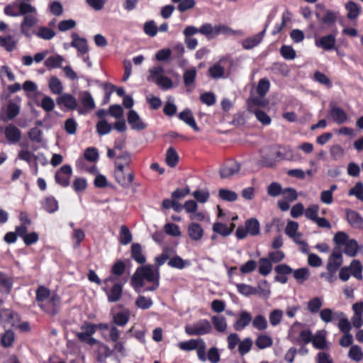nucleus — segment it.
<instances>
[{"label": "nucleus", "instance_id": "27", "mask_svg": "<svg viewBox=\"0 0 363 363\" xmlns=\"http://www.w3.org/2000/svg\"><path fill=\"white\" fill-rule=\"evenodd\" d=\"M188 233L191 240H200L203 235V230L199 223H191L188 227Z\"/></svg>", "mask_w": 363, "mask_h": 363}, {"label": "nucleus", "instance_id": "51", "mask_svg": "<svg viewBox=\"0 0 363 363\" xmlns=\"http://www.w3.org/2000/svg\"><path fill=\"white\" fill-rule=\"evenodd\" d=\"M49 88L52 93L60 94L62 92L63 86L59 79L55 76L52 77L49 81Z\"/></svg>", "mask_w": 363, "mask_h": 363}, {"label": "nucleus", "instance_id": "13", "mask_svg": "<svg viewBox=\"0 0 363 363\" xmlns=\"http://www.w3.org/2000/svg\"><path fill=\"white\" fill-rule=\"evenodd\" d=\"M20 321L19 317L17 313L9 309L0 310V323L9 324L11 326H16L17 323Z\"/></svg>", "mask_w": 363, "mask_h": 363}, {"label": "nucleus", "instance_id": "47", "mask_svg": "<svg viewBox=\"0 0 363 363\" xmlns=\"http://www.w3.org/2000/svg\"><path fill=\"white\" fill-rule=\"evenodd\" d=\"M259 273L263 276H267L272 269V264L267 258H261L259 260Z\"/></svg>", "mask_w": 363, "mask_h": 363}, {"label": "nucleus", "instance_id": "9", "mask_svg": "<svg viewBox=\"0 0 363 363\" xmlns=\"http://www.w3.org/2000/svg\"><path fill=\"white\" fill-rule=\"evenodd\" d=\"M240 170V164L234 161L228 162L224 164L219 170L220 176L222 179H229Z\"/></svg>", "mask_w": 363, "mask_h": 363}, {"label": "nucleus", "instance_id": "54", "mask_svg": "<svg viewBox=\"0 0 363 363\" xmlns=\"http://www.w3.org/2000/svg\"><path fill=\"white\" fill-rule=\"evenodd\" d=\"M283 311L281 309H274L269 315V323L275 327L278 325L283 318Z\"/></svg>", "mask_w": 363, "mask_h": 363}, {"label": "nucleus", "instance_id": "64", "mask_svg": "<svg viewBox=\"0 0 363 363\" xmlns=\"http://www.w3.org/2000/svg\"><path fill=\"white\" fill-rule=\"evenodd\" d=\"M318 211H319V206L316 204H313V205H311L310 206H308L304 211V214H305V216L308 219H309L312 221H314L318 217Z\"/></svg>", "mask_w": 363, "mask_h": 363}, {"label": "nucleus", "instance_id": "15", "mask_svg": "<svg viewBox=\"0 0 363 363\" xmlns=\"http://www.w3.org/2000/svg\"><path fill=\"white\" fill-rule=\"evenodd\" d=\"M228 61L227 58H222L218 62L208 68V74L213 79L224 77L225 65Z\"/></svg>", "mask_w": 363, "mask_h": 363}, {"label": "nucleus", "instance_id": "24", "mask_svg": "<svg viewBox=\"0 0 363 363\" xmlns=\"http://www.w3.org/2000/svg\"><path fill=\"white\" fill-rule=\"evenodd\" d=\"M95 324L85 321L81 326L82 332L77 333V337L79 340H84V337L92 336L96 333Z\"/></svg>", "mask_w": 363, "mask_h": 363}, {"label": "nucleus", "instance_id": "3", "mask_svg": "<svg viewBox=\"0 0 363 363\" xmlns=\"http://www.w3.org/2000/svg\"><path fill=\"white\" fill-rule=\"evenodd\" d=\"M212 330V326L207 320H200L193 325H186L185 332L189 335H203Z\"/></svg>", "mask_w": 363, "mask_h": 363}, {"label": "nucleus", "instance_id": "63", "mask_svg": "<svg viewBox=\"0 0 363 363\" xmlns=\"http://www.w3.org/2000/svg\"><path fill=\"white\" fill-rule=\"evenodd\" d=\"M349 196H355V197L363 201V184L360 182L356 183L354 187L350 189Z\"/></svg>", "mask_w": 363, "mask_h": 363}, {"label": "nucleus", "instance_id": "40", "mask_svg": "<svg viewBox=\"0 0 363 363\" xmlns=\"http://www.w3.org/2000/svg\"><path fill=\"white\" fill-rule=\"evenodd\" d=\"M348 357L350 359L359 362L363 359V351L359 345H352L348 352Z\"/></svg>", "mask_w": 363, "mask_h": 363}, {"label": "nucleus", "instance_id": "22", "mask_svg": "<svg viewBox=\"0 0 363 363\" xmlns=\"http://www.w3.org/2000/svg\"><path fill=\"white\" fill-rule=\"evenodd\" d=\"M179 118L186 123L188 125H189L191 128H193L196 132L199 131V128L198 127L196 121L192 115L191 111L189 108L184 109L179 114Z\"/></svg>", "mask_w": 363, "mask_h": 363}, {"label": "nucleus", "instance_id": "56", "mask_svg": "<svg viewBox=\"0 0 363 363\" xmlns=\"http://www.w3.org/2000/svg\"><path fill=\"white\" fill-rule=\"evenodd\" d=\"M14 333L11 330H7L1 337V344L4 347H11L14 342Z\"/></svg>", "mask_w": 363, "mask_h": 363}, {"label": "nucleus", "instance_id": "60", "mask_svg": "<svg viewBox=\"0 0 363 363\" xmlns=\"http://www.w3.org/2000/svg\"><path fill=\"white\" fill-rule=\"evenodd\" d=\"M269 82L268 79L264 78L261 79L257 84V94L261 96L264 97L267 93L269 91Z\"/></svg>", "mask_w": 363, "mask_h": 363}, {"label": "nucleus", "instance_id": "57", "mask_svg": "<svg viewBox=\"0 0 363 363\" xmlns=\"http://www.w3.org/2000/svg\"><path fill=\"white\" fill-rule=\"evenodd\" d=\"M20 112V106L13 101H9L6 106V116L8 120L16 118Z\"/></svg>", "mask_w": 363, "mask_h": 363}, {"label": "nucleus", "instance_id": "33", "mask_svg": "<svg viewBox=\"0 0 363 363\" xmlns=\"http://www.w3.org/2000/svg\"><path fill=\"white\" fill-rule=\"evenodd\" d=\"M211 320L215 329L218 332L223 333L226 330L227 323L224 316L214 315L212 317Z\"/></svg>", "mask_w": 363, "mask_h": 363}, {"label": "nucleus", "instance_id": "8", "mask_svg": "<svg viewBox=\"0 0 363 363\" xmlns=\"http://www.w3.org/2000/svg\"><path fill=\"white\" fill-rule=\"evenodd\" d=\"M269 26V23L265 24L264 28L262 31L260 33L256 34L255 35H253L252 37L247 38L244 40H242L241 44L244 49L245 50H250L253 48L257 46L262 40L265 33L266 30Z\"/></svg>", "mask_w": 363, "mask_h": 363}, {"label": "nucleus", "instance_id": "50", "mask_svg": "<svg viewBox=\"0 0 363 363\" xmlns=\"http://www.w3.org/2000/svg\"><path fill=\"white\" fill-rule=\"evenodd\" d=\"M313 347L318 350H323L327 347L326 339L324 335L317 333L312 339Z\"/></svg>", "mask_w": 363, "mask_h": 363}, {"label": "nucleus", "instance_id": "53", "mask_svg": "<svg viewBox=\"0 0 363 363\" xmlns=\"http://www.w3.org/2000/svg\"><path fill=\"white\" fill-rule=\"evenodd\" d=\"M96 132L99 135H104L109 133L112 129L111 125L106 120H100L96 125Z\"/></svg>", "mask_w": 363, "mask_h": 363}, {"label": "nucleus", "instance_id": "45", "mask_svg": "<svg viewBox=\"0 0 363 363\" xmlns=\"http://www.w3.org/2000/svg\"><path fill=\"white\" fill-rule=\"evenodd\" d=\"M218 196L223 201L233 202L238 199V194L236 192L225 189H220L218 191Z\"/></svg>", "mask_w": 363, "mask_h": 363}, {"label": "nucleus", "instance_id": "42", "mask_svg": "<svg viewBox=\"0 0 363 363\" xmlns=\"http://www.w3.org/2000/svg\"><path fill=\"white\" fill-rule=\"evenodd\" d=\"M245 228L251 235H257L259 233V223L256 218H250L246 220Z\"/></svg>", "mask_w": 363, "mask_h": 363}, {"label": "nucleus", "instance_id": "52", "mask_svg": "<svg viewBox=\"0 0 363 363\" xmlns=\"http://www.w3.org/2000/svg\"><path fill=\"white\" fill-rule=\"evenodd\" d=\"M351 274L357 279H362V266L360 261L354 259L352 261L350 267Z\"/></svg>", "mask_w": 363, "mask_h": 363}, {"label": "nucleus", "instance_id": "61", "mask_svg": "<svg viewBox=\"0 0 363 363\" xmlns=\"http://www.w3.org/2000/svg\"><path fill=\"white\" fill-rule=\"evenodd\" d=\"M37 105L40 106L45 111L48 113L52 111L55 108L54 100L48 96H44L40 104H37Z\"/></svg>", "mask_w": 363, "mask_h": 363}, {"label": "nucleus", "instance_id": "16", "mask_svg": "<svg viewBox=\"0 0 363 363\" xmlns=\"http://www.w3.org/2000/svg\"><path fill=\"white\" fill-rule=\"evenodd\" d=\"M56 102L60 107L64 106L69 110L77 109L78 105L77 99L68 93L62 94L57 98Z\"/></svg>", "mask_w": 363, "mask_h": 363}, {"label": "nucleus", "instance_id": "39", "mask_svg": "<svg viewBox=\"0 0 363 363\" xmlns=\"http://www.w3.org/2000/svg\"><path fill=\"white\" fill-rule=\"evenodd\" d=\"M12 288V280L0 272V292L8 294Z\"/></svg>", "mask_w": 363, "mask_h": 363}, {"label": "nucleus", "instance_id": "34", "mask_svg": "<svg viewBox=\"0 0 363 363\" xmlns=\"http://www.w3.org/2000/svg\"><path fill=\"white\" fill-rule=\"evenodd\" d=\"M196 74L197 72L195 67L188 69L184 72L183 79L184 84L186 86H190L194 84Z\"/></svg>", "mask_w": 363, "mask_h": 363}, {"label": "nucleus", "instance_id": "30", "mask_svg": "<svg viewBox=\"0 0 363 363\" xmlns=\"http://www.w3.org/2000/svg\"><path fill=\"white\" fill-rule=\"evenodd\" d=\"M268 101L263 97L261 96H253L248 99L247 105L248 110L251 112H253L257 108L256 106L264 107L267 105Z\"/></svg>", "mask_w": 363, "mask_h": 363}, {"label": "nucleus", "instance_id": "23", "mask_svg": "<svg viewBox=\"0 0 363 363\" xmlns=\"http://www.w3.org/2000/svg\"><path fill=\"white\" fill-rule=\"evenodd\" d=\"M114 177L116 182L121 186L123 188H129L134 180L135 175L134 173L131 172L125 177L124 172H114Z\"/></svg>", "mask_w": 363, "mask_h": 363}, {"label": "nucleus", "instance_id": "32", "mask_svg": "<svg viewBox=\"0 0 363 363\" xmlns=\"http://www.w3.org/2000/svg\"><path fill=\"white\" fill-rule=\"evenodd\" d=\"M166 163L170 167H174L179 162V155L174 147H170L166 152Z\"/></svg>", "mask_w": 363, "mask_h": 363}, {"label": "nucleus", "instance_id": "28", "mask_svg": "<svg viewBox=\"0 0 363 363\" xmlns=\"http://www.w3.org/2000/svg\"><path fill=\"white\" fill-rule=\"evenodd\" d=\"M64 60V57L60 55H52L45 60L44 65L48 69L59 68L62 67Z\"/></svg>", "mask_w": 363, "mask_h": 363}, {"label": "nucleus", "instance_id": "44", "mask_svg": "<svg viewBox=\"0 0 363 363\" xmlns=\"http://www.w3.org/2000/svg\"><path fill=\"white\" fill-rule=\"evenodd\" d=\"M253 345V341L250 337L244 338L242 340H240V342L238 345V352L241 356L245 355L248 353L252 347Z\"/></svg>", "mask_w": 363, "mask_h": 363}, {"label": "nucleus", "instance_id": "4", "mask_svg": "<svg viewBox=\"0 0 363 363\" xmlns=\"http://www.w3.org/2000/svg\"><path fill=\"white\" fill-rule=\"evenodd\" d=\"M228 28L223 25L213 26L211 23L203 24L199 28V33L205 35L208 39H212L220 33H225Z\"/></svg>", "mask_w": 363, "mask_h": 363}, {"label": "nucleus", "instance_id": "25", "mask_svg": "<svg viewBox=\"0 0 363 363\" xmlns=\"http://www.w3.org/2000/svg\"><path fill=\"white\" fill-rule=\"evenodd\" d=\"M335 317L339 320L338 328L343 333H350L352 325L343 312H335Z\"/></svg>", "mask_w": 363, "mask_h": 363}, {"label": "nucleus", "instance_id": "19", "mask_svg": "<svg viewBox=\"0 0 363 363\" xmlns=\"http://www.w3.org/2000/svg\"><path fill=\"white\" fill-rule=\"evenodd\" d=\"M346 215L347 220L352 228L363 229V218L359 213L347 209L346 211Z\"/></svg>", "mask_w": 363, "mask_h": 363}, {"label": "nucleus", "instance_id": "17", "mask_svg": "<svg viewBox=\"0 0 363 363\" xmlns=\"http://www.w3.org/2000/svg\"><path fill=\"white\" fill-rule=\"evenodd\" d=\"M330 116L337 124H343L347 120L346 112L340 107L336 106L333 103L330 104Z\"/></svg>", "mask_w": 363, "mask_h": 363}, {"label": "nucleus", "instance_id": "12", "mask_svg": "<svg viewBox=\"0 0 363 363\" xmlns=\"http://www.w3.org/2000/svg\"><path fill=\"white\" fill-rule=\"evenodd\" d=\"M315 15L321 23L327 25L335 23L337 19L336 14L334 12L330 10L325 11L323 6L320 5L318 6Z\"/></svg>", "mask_w": 363, "mask_h": 363}, {"label": "nucleus", "instance_id": "55", "mask_svg": "<svg viewBox=\"0 0 363 363\" xmlns=\"http://www.w3.org/2000/svg\"><path fill=\"white\" fill-rule=\"evenodd\" d=\"M132 234L126 225H122L120 230V242L122 245H128L132 241Z\"/></svg>", "mask_w": 363, "mask_h": 363}, {"label": "nucleus", "instance_id": "43", "mask_svg": "<svg viewBox=\"0 0 363 363\" xmlns=\"http://www.w3.org/2000/svg\"><path fill=\"white\" fill-rule=\"evenodd\" d=\"M129 318L128 312H119L113 315V323L118 326L123 327L128 323Z\"/></svg>", "mask_w": 363, "mask_h": 363}, {"label": "nucleus", "instance_id": "14", "mask_svg": "<svg viewBox=\"0 0 363 363\" xmlns=\"http://www.w3.org/2000/svg\"><path fill=\"white\" fill-rule=\"evenodd\" d=\"M127 121L134 130H143L147 128L146 123L143 121L138 113L134 110H130L128 112Z\"/></svg>", "mask_w": 363, "mask_h": 363}, {"label": "nucleus", "instance_id": "21", "mask_svg": "<svg viewBox=\"0 0 363 363\" xmlns=\"http://www.w3.org/2000/svg\"><path fill=\"white\" fill-rule=\"evenodd\" d=\"M72 38L73 39L71 43L72 47L77 48L82 54H85L88 52L87 41L85 38H79L76 33L72 34Z\"/></svg>", "mask_w": 363, "mask_h": 363}, {"label": "nucleus", "instance_id": "5", "mask_svg": "<svg viewBox=\"0 0 363 363\" xmlns=\"http://www.w3.org/2000/svg\"><path fill=\"white\" fill-rule=\"evenodd\" d=\"M342 264V252L340 247H335L328 259L327 269L329 272H336Z\"/></svg>", "mask_w": 363, "mask_h": 363}, {"label": "nucleus", "instance_id": "20", "mask_svg": "<svg viewBox=\"0 0 363 363\" xmlns=\"http://www.w3.org/2000/svg\"><path fill=\"white\" fill-rule=\"evenodd\" d=\"M252 322L251 314L246 311H242L239 314L238 319L233 325V328L237 331H241L246 328Z\"/></svg>", "mask_w": 363, "mask_h": 363}, {"label": "nucleus", "instance_id": "11", "mask_svg": "<svg viewBox=\"0 0 363 363\" xmlns=\"http://www.w3.org/2000/svg\"><path fill=\"white\" fill-rule=\"evenodd\" d=\"M335 36L333 34H328L315 40L316 47L328 51L335 48Z\"/></svg>", "mask_w": 363, "mask_h": 363}, {"label": "nucleus", "instance_id": "2", "mask_svg": "<svg viewBox=\"0 0 363 363\" xmlns=\"http://www.w3.org/2000/svg\"><path fill=\"white\" fill-rule=\"evenodd\" d=\"M179 347L185 351L196 350L198 358L201 362L206 361V345L203 339H191L189 341L181 342L178 345Z\"/></svg>", "mask_w": 363, "mask_h": 363}, {"label": "nucleus", "instance_id": "49", "mask_svg": "<svg viewBox=\"0 0 363 363\" xmlns=\"http://www.w3.org/2000/svg\"><path fill=\"white\" fill-rule=\"evenodd\" d=\"M189 264V262L187 260H184L181 257L176 255L172 257L169 262L168 265L171 267L182 269L186 265Z\"/></svg>", "mask_w": 363, "mask_h": 363}, {"label": "nucleus", "instance_id": "10", "mask_svg": "<svg viewBox=\"0 0 363 363\" xmlns=\"http://www.w3.org/2000/svg\"><path fill=\"white\" fill-rule=\"evenodd\" d=\"M37 15L30 14L24 16L20 25L21 33L27 38L31 36L30 28L38 23Z\"/></svg>", "mask_w": 363, "mask_h": 363}, {"label": "nucleus", "instance_id": "7", "mask_svg": "<svg viewBox=\"0 0 363 363\" xmlns=\"http://www.w3.org/2000/svg\"><path fill=\"white\" fill-rule=\"evenodd\" d=\"M102 290L106 293L108 302L116 303L121 298L123 284L121 283H115L110 289L107 286H104Z\"/></svg>", "mask_w": 363, "mask_h": 363}, {"label": "nucleus", "instance_id": "41", "mask_svg": "<svg viewBox=\"0 0 363 363\" xmlns=\"http://www.w3.org/2000/svg\"><path fill=\"white\" fill-rule=\"evenodd\" d=\"M234 223H231V228H229L225 224L222 223H216L213 224V230L214 232L223 235H229L233 230Z\"/></svg>", "mask_w": 363, "mask_h": 363}, {"label": "nucleus", "instance_id": "6", "mask_svg": "<svg viewBox=\"0 0 363 363\" xmlns=\"http://www.w3.org/2000/svg\"><path fill=\"white\" fill-rule=\"evenodd\" d=\"M72 169L70 165L65 164L55 174L56 182L62 186H67L72 176Z\"/></svg>", "mask_w": 363, "mask_h": 363}, {"label": "nucleus", "instance_id": "35", "mask_svg": "<svg viewBox=\"0 0 363 363\" xmlns=\"http://www.w3.org/2000/svg\"><path fill=\"white\" fill-rule=\"evenodd\" d=\"M18 13L19 16H27L30 14L37 15L36 9L31 4L26 2H21L18 4Z\"/></svg>", "mask_w": 363, "mask_h": 363}, {"label": "nucleus", "instance_id": "1", "mask_svg": "<svg viewBox=\"0 0 363 363\" xmlns=\"http://www.w3.org/2000/svg\"><path fill=\"white\" fill-rule=\"evenodd\" d=\"M160 273L158 269H155L153 265L147 264L137 269L131 278V284L135 290L140 292V288L144 286V280L149 282L159 281Z\"/></svg>", "mask_w": 363, "mask_h": 363}, {"label": "nucleus", "instance_id": "59", "mask_svg": "<svg viewBox=\"0 0 363 363\" xmlns=\"http://www.w3.org/2000/svg\"><path fill=\"white\" fill-rule=\"evenodd\" d=\"M293 273L294 279L300 284L303 283L309 277V271L307 268L298 269Z\"/></svg>", "mask_w": 363, "mask_h": 363}, {"label": "nucleus", "instance_id": "62", "mask_svg": "<svg viewBox=\"0 0 363 363\" xmlns=\"http://www.w3.org/2000/svg\"><path fill=\"white\" fill-rule=\"evenodd\" d=\"M206 356V360L208 359L211 363H218L220 360L219 350L216 347H211Z\"/></svg>", "mask_w": 363, "mask_h": 363}, {"label": "nucleus", "instance_id": "26", "mask_svg": "<svg viewBox=\"0 0 363 363\" xmlns=\"http://www.w3.org/2000/svg\"><path fill=\"white\" fill-rule=\"evenodd\" d=\"M79 99L86 111H91L95 108L94 99L89 91L81 92Z\"/></svg>", "mask_w": 363, "mask_h": 363}, {"label": "nucleus", "instance_id": "36", "mask_svg": "<svg viewBox=\"0 0 363 363\" xmlns=\"http://www.w3.org/2000/svg\"><path fill=\"white\" fill-rule=\"evenodd\" d=\"M344 246V252L346 255L351 257L357 255L358 252V244L355 240L350 239Z\"/></svg>", "mask_w": 363, "mask_h": 363}, {"label": "nucleus", "instance_id": "31", "mask_svg": "<svg viewBox=\"0 0 363 363\" xmlns=\"http://www.w3.org/2000/svg\"><path fill=\"white\" fill-rule=\"evenodd\" d=\"M42 206L49 213H53L58 209V203L53 196H48L42 202Z\"/></svg>", "mask_w": 363, "mask_h": 363}, {"label": "nucleus", "instance_id": "18", "mask_svg": "<svg viewBox=\"0 0 363 363\" xmlns=\"http://www.w3.org/2000/svg\"><path fill=\"white\" fill-rule=\"evenodd\" d=\"M5 136L11 144L17 143L21 138V130L14 125L9 124L5 128Z\"/></svg>", "mask_w": 363, "mask_h": 363}, {"label": "nucleus", "instance_id": "48", "mask_svg": "<svg viewBox=\"0 0 363 363\" xmlns=\"http://www.w3.org/2000/svg\"><path fill=\"white\" fill-rule=\"evenodd\" d=\"M253 328L258 330H264L268 327V323L266 318L262 315H256L254 319H252Z\"/></svg>", "mask_w": 363, "mask_h": 363}, {"label": "nucleus", "instance_id": "58", "mask_svg": "<svg viewBox=\"0 0 363 363\" xmlns=\"http://www.w3.org/2000/svg\"><path fill=\"white\" fill-rule=\"evenodd\" d=\"M323 306V301L319 297H315L308 302V310L311 313H317Z\"/></svg>", "mask_w": 363, "mask_h": 363}, {"label": "nucleus", "instance_id": "46", "mask_svg": "<svg viewBox=\"0 0 363 363\" xmlns=\"http://www.w3.org/2000/svg\"><path fill=\"white\" fill-rule=\"evenodd\" d=\"M345 9L347 11V17L350 19L356 18L360 13V7L353 1H349L345 5Z\"/></svg>", "mask_w": 363, "mask_h": 363}, {"label": "nucleus", "instance_id": "38", "mask_svg": "<svg viewBox=\"0 0 363 363\" xmlns=\"http://www.w3.org/2000/svg\"><path fill=\"white\" fill-rule=\"evenodd\" d=\"M255 345L259 350H263L271 347L273 340L267 335H259L255 340Z\"/></svg>", "mask_w": 363, "mask_h": 363}, {"label": "nucleus", "instance_id": "37", "mask_svg": "<svg viewBox=\"0 0 363 363\" xmlns=\"http://www.w3.org/2000/svg\"><path fill=\"white\" fill-rule=\"evenodd\" d=\"M35 34L39 38H41V39H43L45 40H49L55 36L56 33L55 32L54 30H52L50 28L45 27V26H40L38 28V30Z\"/></svg>", "mask_w": 363, "mask_h": 363}, {"label": "nucleus", "instance_id": "29", "mask_svg": "<svg viewBox=\"0 0 363 363\" xmlns=\"http://www.w3.org/2000/svg\"><path fill=\"white\" fill-rule=\"evenodd\" d=\"M131 257L139 264L145 262V257L142 253V247L139 243L132 244Z\"/></svg>", "mask_w": 363, "mask_h": 363}]
</instances>
